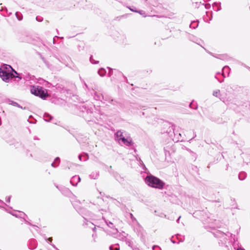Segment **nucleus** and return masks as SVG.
<instances>
[{
    "instance_id": "4",
    "label": "nucleus",
    "mask_w": 250,
    "mask_h": 250,
    "mask_svg": "<svg viewBox=\"0 0 250 250\" xmlns=\"http://www.w3.org/2000/svg\"><path fill=\"white\" fill-rule=\"evenodd\" d=\"M115 139L121 145H125V137L123 136V133L118 131L115 135Z\"/></svg>"
},
{
    "instance_id": "14",
    "label": "nucleus",
    "mask_w": 250,
    "mask_h": 250,
    "mask_svg": "<svg viewBox=\"0 0 250 250\" xmlns=\"http://www.w3.org/2000/svg\"><path fill=\"white\" fill-rule=\"evenodd\" d=\"M15 15H16V16L17 17V18L18 19V20L21 21L22 20V15L20 13L17 12L15 14Z\"/></svg>"
},
{
    "instance_id": "9",
    "label": "nucleus",
    "mask_w": 250,
    "mask_h": 250,
    "mask_svg": "<svg viewBox=\"0 0 250 250\" xmlns=\"http://www.w3.org/2000/svg\"><path fill=\"white\" fill-rule=\"evenodd\" d=\"M60 162V159L59 157H57L55 158L53 163H52L51 166L54 167H56L58 166L59 163Z\"/></svg>"
},
{
    "instance_id": "6",
    "label": "nucleus",
    "mask_w": 250,
    "mask_h": 250,
    "mask_svg": "<svg viewBox=\"0 0 250 250\" xmlns=\"http://www.w3.org/2000/svg\"><path fill=\"white\" fill-rule=\"evenodd\" d=\"M126 146H132L131 149V153H132L133 157H135V155L133 154L135 152V149L134 147V143L130 137L128 136L126 138Z\"/></svg>"
},
{
    "instance_id": "19",
    "label": "nucleus",
    "mask_w": 250,
    "mask_h": 250,
    "mask_svg": "<svg viewBox=\"0 0 250 250\" xmlns=\"http://www.w3.org/2000/svg\"><path fill=\"white\" fill-rule=\"evenodd\" d=\"M6 201L7 202L9 203L10 201V196L7 197L6 199Z\"/></svg>"
},
{
    "instance_id": "21",
    "label": "nucleus",
    "mask_w": 250,
    "mask_h": 250,
    "mask_svg": "<svg viewBox=\"0 0 250 250\" xmlns=\"http://www.w3.org/2000/svg\"><path fill=\"white\" fill-rule=\"evenodd\" d=\"M48 240L50 242H51L52 241V237H50L48 239Z\"/></svg>"
},
{
    "instance_id": "27",
    "label": "nucleus",
    "mask_w": 250,
    "mask_h": 250,
    "mask_svg": "<svg viewBox=\"0 0 250 250\" xmlns=\"http://www.w3.org/2000/svg\"><path fill=\"white\" fill-rule=\"evenodd\" d=\"M85 85L86 87H87V84L86 83H85Z\"/></svg>"
},
{
    "instance_id": "15",
    "label": "nucleus",
    "mask_w": 250,
    "mask_h": 250,
    "mask_svg": "<svg viewBox=\"0 0 250 250\" xmlns=\"http://www.w3.org/2000/svg\"><path fill=\"white\" fill-rule=\"evenodd\" d=\"M90 61L91 63H93V64H97L98 63V61H95L94 59L91 57L90 58Z\"/></svg>"
},
{
    "instance_id": "8",
    "label": "nucleus",
    "mask_w": 250,
    "mask_h": 250,
    "mask_svg": "<svg viewBox=\"0 0 250 250\" xmlns=\"http://www.w3.org/2000/svg\"><path fill=\"white\" fill-rule=\"evenodd\" d=\"M94 98L96 100L101 101L104 99V96L102 94L95 92L94 93Z\"/></svg>"
},
{
    "instance_id": "16",
    "label": "nucleus",
    "mask_w": 250,
    "mask_h": 250,
    "mask_svg": "<svg viewBox=\"0 0 250 250\" xmlns=\"http://www.w3.org/2000/svg\"><path fill=\"white\" fill-rule=\"evenodd\" d=\"M73 205L75 207V208H77V209L78 210V211L80 213H83V211L82 210V209H79L78 208H77L76 207L77 205H76V203H74L73 204Z\"/></svg>"
},
{
    "instance_id": "10",
    "label": "nucleus",
    "mask_w": 250,
    "mask_h": 250,
    "mask_svg": "<svg viewBox=\"0 0 250 250\" xmlns=\"http://www.w3.org/2000/svg\"><path fill=\"white\" fill-rule=\"evenodd\" d=\"M43 117L44 120L47 122H49L53 118L51 115L47 113H45Z\"/></svg>"
},
{
    "instance_id": "25",
    "label": "nucleus",
    "mask_w": 250,
    "mask_h": 250,
    "mask_svg": "<svg viewBox=\"0 0 250 250\" xmlns=\"http://www.w3.org/2000/svg\"><path fill=\"white\" fill-rule=\"evenodd\" d=\"M36 247V244H35L34 247H33V248H31V249L33 250V249H34Z\"/></svg>"
},
{
    "instance_id": "3",
    "label": "nucleus",
    "mask_w": 250,
    "mask_h": 250,
    "mask_svg": "<svg viewBox=\"0 0 250 250\" xmlns=\"http://www.w3.org/2000/svg\"><path fill=\"white\" fill-rule=\"evenodd\" d=\"M30 91L32 94L43 99H45L48 96L46 90L41 86H31Z\"/></svg>"
},
{
    "instance_id": "18",
    "label": "nucleus",
    "mask_w": 250,
    "mask_h": 250,
    "mask_svg": "<svg viewBox=\"0 0 250 250\" xmlns=\"http://www.w3.org/2000/svg\"><path fill=\"white\" fill-rule=\"evenodd\" d=\"M36 20H37V21H42V19L41 17L39 18V17H36Z\"/></svg>"
},
{
    "instance_id": "11",
    "label": "nucleus",
    "mask_w": 250,
    "mask_h": 250,
    "mask_svg": "<svg viewBox=\"0 0 250 250\" xmlns=\"http://www.w3.org/2000/svg\"><path fill=\"white\" fill-rule=\"evenodd\" d=\"M8 103L9 104H11L13 106H17L18 107H20V108H22L17 103L14 102V101H13L12 100H8Z\"/></svg>"
},
{
    "instance_id": "1",
    "label": "nucleus",
    "mask_w": 250,
    "mask_h": 250,
    "mask_svg": "<svg viewBox=\"0 0 250 250\" xmlns=\"http://www.w3.org/2000/svg\"><path fill=\"white\" fill-rule=\"evenodd\" d=\"M0 77L5 83H9L13 78L18 79V81L22 79V77L10 65L5 64L0 67Z\"/></svg>"
},
{
    "instance_id": "20",
    "label": "nucleus",
    "mask_w": 250,
    "mask_h": 250,
    "mask_svg": "<svg viewBox=\"0 0 250 250\" xmlns=\"http://www.w3.org/2000/svg\"><path fill=\"white\" fill-rule=\"evenodd\" d=\"M90 176L91 177V178L96 179L98 177V174H96V176L95 177L92 176L91 174L90 175Z\"/></svg>"
},
{
    "instance_id": "23",
    "label": "nucleus",
    "mask_w": 250,
    "mask_h": 250,
    "mask_svg": "<svg viewBox=\"0 0 250 250\" xmlns=\"http://www.w3.org/2000/svg\"><path fill=\"white\" fill-rule=\"evenodd\" d=\"M78 157H79V160L80 161H81L82 160V155H79Z\"/></svg>"
},
{
    "instance_id": "7",
    "label": "nucleus",
    "mask_w": 250,
    "mask_h": 250,
    "mask_svg": "<svg viewBox=\"0 0 250 250\" xmlns=\"http://www.w3.org/2000/svg\"><path fill=\"white\" fill-rule=\"evenodd\" d=\"M81 179L79 176L75 175L72 177L70 180V183L73 186L77 185L78 183L80 182Z\"/></svg>"
},
{
    "instance_id": "12",
    "label": "nucleus",
    "mask_w": 250,
    "mask_h": 250,
    "mask_svg": "<svg viewBox=\"0 0 250 250\" xmlns=\"http://www.w3.org/2000/svg\"><path fill=\"white\" fill-rule=\"evenodd\" d=\"M98 73L100 76L103 77L105 75L106 71L104 68H101L99 70Z\"/></svg>"
},
{
    "instance_id": "13",
    "label": "nucleus",
    "mask_w": 250,
    "mask_h": 250,
    "mask_svg": "<svg viewBox=\"0 0 250 250\" xmlns=\"http://www.w3.org/2000/svg\"><path fill=\"white\" fill-rule=\"evenodd\" d=\"M110 250H120V247L118 244L111 246L109 247Z\"/></svg>"
},
{
    "instance_id": "22",
    "label": "nucleus",
    "mask_w": 250,
    "mask_h": 250,
    "mask_svg": "<svg viewBox=\"0 0 250 250\" xmlns=\"http://www.w3.org/2000/svg\"><path fill=\"white\" fill-rule=\"evenodd\" d=\"M117 180H118L120 182H123V181H124V180H123V179H122V178H121V179L120 180V179H118L117 178Z\"/></svg>"
},
{
    "instance_id": "5",
    "label": "nucleus",
    "mask_w": 250,
    "mask_h": 250,
    "mask_svg": "<svg viewBox=\"0 0 250 250\" xmlns=\"http://www.w3.org/2000/svg\"><path fill=\"white\" fill-rule=\"evenodd\" d=\"M105 222L108 227L110 228L111 229V230H107L108 234L111 235L116 234L118 232V230L117 229L114 228L113 224L111 222H108L106 221H105Z\"/></svg>"
},
{
    "instance_id": "28",
    "label": "nucleus",
    "mask_w": 250,
    "mask_h": 250,
    "mask_svg": "<svg viewBox=\"0 0 250 250\" xmlns=\"http://www.w3.org/2000/svg\"><path fill=\"white\" fill-rule=\"evenodd\" d=\"M180 217H179V218H178V219L177 221H178L180 219Z\"/></svg>"
},
{
    "instance_id": "24",
    "label": "nucleus",
    "mask_w": 250,
    "mask_h": 250,
    "mask_svg": "<svg viewBox=\"0 0 250 250\" xmlns=\"http://www.w3.org/2000/svg\"><path fill=\"white\" fill-rule=\"evenodd\" d=\"M237 250H245L242 248H239L237 249Z\"/></svg>"
},
{
    "instance_id": "17",
    "label": "nucleus",
    "mask_w": 250,
    "mask_h": 250,
    "mask_svg": "<svg viewBox=\"0 0 250 250\" xmlns=\"http://www.w3.org/2000/svg\"><path fill=\"white\" fill-rule=\"evenodd\" d=\"M219 93H220V91H219V90H217V91H214V92H213V95H214V96L217 97V96H218V95H219Z\"/></svg>"
},
{
    "instance_id": "2",
    "label": "nucleus",
    "mask_w": 250,
    "mask_h": 250,
    "mask_svg": "<svg viewBox=\"0 0 250 250\" xmlns=\"http://www.w3.org/2000/svg\"><path fill=\"white\" fill-rule=\"evenodd\" d=\"M145 181L148 186L159 189H163L165 185L162 180L151 175L147 176Z\"/></svg>"
},
{
    "instance_id": "26",
    "label": "nucleus",
    "mask_w": 250,
    "mask_h": 250,
    "mask_svg": "<svg viewBox=\"0 0 250 250\" xmlns=\"http://www.w3.org/2000/svg\"><path fill=\"white\" fill-rule=\"evenodd\" d=\"M140 14H141V15H144V13H143V11H140L139 12Z\"/></svg>"
}]
</instances>
